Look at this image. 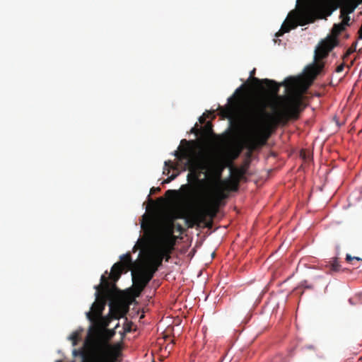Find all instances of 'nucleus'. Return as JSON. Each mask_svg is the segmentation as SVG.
<instances>
[{
	"label": "nucleus",
	"instance_id": "1",
	"mask_svg": "<svg viewBox=\"0 0 362 362\" xmlns=\"http://www.w3.org/2000/svg\"><path fill=\"white\" fill-rule=\"evenodd\" d=\"M267 106L264 98L255 97L245 101L240 108V117L250 127L243 141L249 155L264 146L279 124L298 119L303 109V101L300 95L292 94L285 98L282 108L273 114L267 111Z\"/></svg>",
	"mask_w": 362,
	"mask_h": 362
},
{
	"label": "nucleus",
	"instance_id": "2",
	"mask_svg": "<svg viewBox=\"0 0 362 362\" xmlns=\"http://www.w3.org/2000/svg\"><path fill=\"white\" fill-rule=\"evenodd\" d=\"M193 149L190 148H180V151H175L174 156L177 159L176 163L169 160L165 162V168L163 174L168 175L170 169L176 170V173H173L165 179L163 183H168L175 179L180 171L189 170L187 176L189 182H194L192 186L199 187L204 183L205 180H200L202 174H206L215 179V189L221 186L224 185L221 182L224 180L221 179L222 173L225 168V165L215 161L211 156L204 152L198 153L192 155Z\"/></svg>",
	"mask_w": 362,
	"mask_h": 362
},
{
	"label": "nucleus",
	"instance_id": "3",
	"mask_svg": "<svg viewBox=\"0 0 362 362\" xmlns=\"http://www.w3.org/2000/svg\"><path fill=\"white\" fill-rule=\"evenodd\" d=\"M115 331L107 328H91L79 349L72 351L74 356H79L81 362H120L121 345L112 344L111 339Z\"/></svg>",
	"mask_w": 362,
	"mask_h": 362
},
{
	"label": "nucleus",
	"instance_id": "4",
	"mask_svg": "<svg viewBox=\"0 0 362 362\" xmlns=\"http://www.w3.org/2000/svg\"><path fill=\"white\" fill-rule=\"evenodd\" d=\"M175 244L152 243L144 256V266L132 272V280L137 291L136 296L145 288L162 265L163 259L168 262Z\"/></svg>",
	"mask_w": 362,
	"mask_h": 362
},
{
	"label": "nucleus",
	"instance_id": "5",
	"mask_svg": "<svg viewBox=\"0 0 362 362\" xmlns=\"http://www.w3.org/2000/svg\"><path fill=\"white\" fill-rule=\"evenodd\" d=\"M327 5V0L305 1L297 10H293L288 13L276 36L280 37L298 25H305L313 23L317 18H322Z\"/></svg>",
	"mask_w": 362,
	"mask_h": 362
},
{
	"label": "nucleus",
	"instance_id": "6",
	"mask_svg": "<svg viewBox=\"0 0 362 362\" xmlns=\"http://www.w3.org/2000/svg\"><path fill=\"white\" fill-rule=\"evenodd\" d=\"M181 189L187 191V196L190 201L199 206V214L203 217V222L207 217L214 219L218 211L222 200L228 198V194L222 189H216L210 196L201 193L197 186L189 185H182Z\"/></svg>",
	"mask_w": 362,
	"mask_h": 362
},
{
	"label": "nucleus",
	"instance_id": "7",
	"mask_svg": "<svg viewBox=\"0 0 362 362\" xmlns=\"http://www.w3.org/2000/svg\"><path fill=\"white\" fill-rule=\"evenodd\" d=\"M345 30V27L340 23H335L332 29V36H328L322 40L315 50V62L308 66L305 69V77L310 85L316 77L322 71L325 63L321 62L326 58L329 52L339 44L338 36Z\"/></svg>",
	"mask_w": 362,
	"mask_h": 362
},
{
	"label": "nucleus",
	"instance_id": "8",
	"mask_svg": "<svg viewBox=\"0 0 362 362\" xmlns=\"http://www.w3.org/2000/svg\"><path fill=\"white\" fill-rule=\"evenodd\" d=\"M173 218L167 220L162 226L155 219L147 218L141 223L146 235L153 240L152 243H176L177 237L174 235L175 224Z\"/></svg>",
	"mask_w": 362,
	"mask_h": 362
},
{
	"label": "nucleus",
	"instance_id": "9",
	"mask_svg": "<svg viewBox=\"0 0 362 362\" xmlns=\"http://www.w3.org/2000/svg\"><path fill=\"white\" fill-rule=\"evenodd\" d=\"M255 69H253L250 73L249 78H252V81L259 87L260 89H263L262 85H265L269 89L271 93L274 95H277L280 86H285L287 89H290L291 90H297L301 89L303 88H307L308 85V81L307 80V84H304L303 78H306L305 77V74L302 76H298L297 77H288L286 80L281 83H278L274 80L264 78V79H259L258 78L254 77L255 74Z\"/></svg>",
	"mask_w": 362,
	"mask_h": 362
},
{
	"label": "nucleus",
	"instance_id": "10",
	"mask_svg": "<svg viewBox=\"0 0 362 362\" xmlns=\"http://www.w3.org/2000/svg\"><path fill=\"white\" fill-rule=\"evenodd\" d=\"M110 284L105 275L100 278V284L95 286V301L93 303L90 310L86 313L87 318L93 322L102 315L103 311L110 296Z\"/></svg>",
	"mask_w": 362,
	"mask_h": 362
},
{
	"label": "nucleus",
	"instance_id": "11",
	"mask_svg": "<svg viewBox=\"0 0 362 362\" xmlns=\"http://www.w3.org/2000/svg\"><path fill=\"white\" fill-rule=\"evenodd\" d=\"M213 125L211 122H207L204 127L201 128V137L196 140L182 139L180 142L182 146L178 147L180 151V148H190L193 149L192 155L197 154V150H199V153L204 152V149L207 144L210 137L213 135Z\"/></svg>",
	"mask_w": 362,
	"mask_h": 362
},
{
	"label": "nucleus",
	"instance_id": "12",
	"mask_svg": "<svg viewBox=\"0 0 362 362\" xmlns=\"http://www.w3.org/2000/svg\"><path fill=\"white\" fill-rule=\"evenodd\" d=\"M230 170L231 173L230 178L225 179L223 181L221 182L225 186L217 187V189H222L228 194L230 191L236 192L238 190L240 181L243 178L246 173V169L243 167H231Z\"/></svg>",
	"mask_w": 362,
	"mask_h": 362
},
{
	"label": "nucleus",
	"instance_id": "13",
	"mask_svg": "<svg viewBox=\"0 0 362 362\" xmlns=\"http://www.w3.org/2000/svg\"><path fill=\"white\" fill-rule=\"evenodd\" d=\"M176 218H185L186 225L188 228H192L194 226H200L202 223L203 222V217L201 214H199V211H197L195 213L192 214L191 216H185V214L182 212H180L175 216Z\"/></svg>",
	"mask_w": 362,
	"mask_h": 362
},
{
	"label": "nucleus",
	"instance_id": "14",
	"mask_svg": "<svg viewBox=\"0 0 362 362\" xmlns=\"http://www.w3.org/2000/svg\"><path fill=\"white\" fill-rule=\"evenodd\" d=\"M110 315L115 319L124 317L128 311V307L122 304L110 303Z\"/></svg>",
	"mask_w": 362,
	"mask_h": 362
},
{
	"label": "nucleus",
	"instance_id": "15",
	"mask_svg": "<svg viewBox=\"0 0 362 362\" xmlns=\"http://www.w3.org/2000/svg\"><path fill=\"white\" fill-rule=\"evenodd\" d=\"M120 260L121 262L119 263H122V267L125 269L126 272L132 270V272L133 271L136 270V269L139 267L144 266V263L143 264V265H139L133 262L131 255L129 253H127L125 255H122V256H120Z\"/></svg>",
	"mask_w": 362,
	"mask_h": 362
},
{
	"label": "nucleus",
	"instance_id": "16",
	"mask_svg": "<svg viewBox=\"0 0 362 362\" xmlns=\"http://www.w3.org/2000/svg\"><path fill=\"white\" fill-rule=\"evenodd\" d=\"M361 3L362 0H348L341 8V14L346 16L352 13Z\"/></svg>",
	"mask_w": 362,
	"mask_h": 362
},
{
	"label": "nucleus",
	"instance_id": "17",
	"mask_svg": "<svg viewBox=\"0 0 362 362\" xmlns=\"http://www.w3.org/2000/svg\"><path fill=\"white\" fill-rule=\"evenodd\" d=\"M124 270H125V269L122 267V263L117 262L114 264V265L112 267L110 278L114 282L118 281Z\"/></svg>",
	"mask_w": 362,
	"mask_h": 362
},
{
	"label": "nucleus",
	"instance_id": "18",
	"mask_svg": "<svg viewBox=\"0 0 362 362\" xmlns=\"http://www.w3.org/2000/svg\"><path fill=\"white\" fill-rule=\"evenodd\" d=\"M325 267L327 268V273L328 274H332L333 272H337L341 270V265L339 263L337 257L332 258V260L325 265Z\"/></svg>",
	"mask_w": 362,
	"mask_h": 362
},
{
	"label": "nucleus",
	"instance_id": "19",
	"mask_svg": "<svg viewBox=\"0 0 362 362\" xmlns=\"http://www.w3.org/2000/svg\"><path fill=\"white\" fill-rule=\"evenodd\" d=\"M233 109L230 106L221 109V115L226 118H230L233 115Z\"/></svg>",
	"mask_w": 362,
	"mask_h": 362
},
{
	"label": "nucleus",
	"instance_id": "20",
	"mask_svg": "<svg viewBox=\"0 0 362 362\" xmlns=\"http://www.w3.org/2000/svg\"><path fill=\"white\" fill-rule=\"evenodd\" d=\"M69 339L72 341L73 346H76L79 340V334L78 332H73L70 337Z\"/></svg>",
	"mask_w": 362,
	"mask_h": 362
},
{
	"label": "nucleus",
	"instance_id": "21",
	"mask_svg": "<svg viewBox=\"0 0 362 362\" xmlns=\"http://www.w3.org/2000/svg\"><path fill=\"white\" fill-rule=\"evenodd\" d=\"M340 18L342 19L341 23L346 28V25H349V22L351 20L350 17L348 14L346 16L342 15L340 13Z\"/></svg>",
	"mask_w": 362,
	"mask_h": 362
},
{
	"label": "nucleus",
	"instance_id": "22",
	"mask_svg": "<svg viewBox=\"0 0 362 362\" xmlns=\"http://www.w3.org/2000/svg\"><path fill=\"white\" fill-rule=\"evenodd\" d=\"M346 262H350V263H351V262L353 260L361 261L362 262V259L361 258L358 257H351L349 254H347L346 255Z\"/></svg>",
	"mask_w": 362,
	"mask_h": 362
},
{
	"label": "nucleus",
	"instance_id": "23",
	"mask_svg": "<svg viewBox=\"0 0 362 362\" xmlns=\"http://www.w3.org/2000/svg\"><path fill=\"white\" fill-rule=\"evenodd\" d=\"M202 224H204L205 227L211 228L213 226V219H211L209 221H207L206 218H205V222H202Z\"/></svg>",
	"mask_w": 362,
	"mask_h": 362
},
{
	"label": "nucleus",
	"instance_id": "24",
	"mask_svg": "<svg viewBox=\"0 0 362 362\" xmlns=\"http://www.w3.org/2000/svg\"><path fill=\"white\" fill-rule=\"evenodd\" d=\"M190 132H191V133H193V134H194L196 135H199V134L201 136V128L198 129L196 127H194L192 128Z\"/></svg>",
	"mask_w": 362,
	"mask_h": 362
},
{
	"label": "nucleus",
	"instance_id": "25",
	"mask_svg": "<svg viewBox=\"0 0 362 362\" xmlns=\"http://www.w3.org/2000/svg\"><path fill=\"white\" fill-rule=\"evenodd\" d=\"M177 194V191L173 189H168L165 192L166 196L175 195Z\"/></svg>",
	"mask_w": 362,
	"mask_h": 362
},
{
	"label": "nucleus",
	"instance_id": "26",
	"mask_svg": "<svg viewBox=\"0 0 362 362\" xmlns=\"http://www.w3.org/2000/svg\"><path fill=\"white\" fill-rule=\"evenodd\" d=\"M177 231H179L180 233H182L184 232V229L182 227V226L179 223L175 224V228Z\"/></svg>",
	"mask_w": 362,
	"mask_h": 362
},
{
	"label": "nucleus",
	"instance_id": "27",
	"mask_svg": "<svg viewBox=\"0 0 362 362\" xmlns=\"http://www.w3.org/2000/svg\"><path fill=\"white\" fill-rule=\"evenodd\" d=\"M356 44H357V42H356L353 45L352 47H351V48H349V50H348V52H347V54H351V53H352V52H354L355 51V49H356Z\"/></svg>",
	"mask_w": 362,
	"mask_h": 362
},
{
	"label": "nucleus",
	"instance_id": "28",
	"mask_svg": "<svg viewBox=\"0 0 362 362\" xmlns=\"http://www.w3.org/2000/svg\"><path fill=\"white\" fill-rule=\"evenodd\" d=\"M344 65L343 64H341L340 65H339L337 69H336V71L337 73H339V72H341L343 70H344Z\"/></svg>",
	"mask_w": 362,
	"mask_h": 362
},
{
	"label": "nucleus",
	"instance_id": "29",
	"mask_svg": "<svg viewBox=\"0 0 362 362\" xmlns=\"http://www.w3.org/2000/svg\"><path fill=\"white\" fill-rule=\"evenodd\" d=\"M358 40H362V25L361 26L358 31Z\"/></svg>",
	"mask_w": 362,
	"mask_h": 362
},
{
	"label": "nucleus",
	"instance_id": "30",
	"mask_svg": "<svg viewBox=\"0 0 362 362\" xmlns=\"http://www.w3.org/2000/svg\"><path fill=\"white\" fill-rule=\"evenodd\" d=\"M158 191H160V188L159 187H152L151 189V194H153V193H155L156 192H158Z\"/></svg>",
	"mask_w": 362,
	"mask_h": 362
},
{
	"label": "nucleus",
	"instance_id": "31",
	"mask_svg": "<svg viewBox=\"0 0 362 362\" xmlns=\"http://www.w3.org/2000/svg\"><path fill=\"white\" fill-rule=\"evenodd\" d=\"M199 120L200 123H204L205 120H206V118L204 116H202V117H199Z\"/></svg>",
	"mask_w": 362,
	"mask_h": 362
},
{
	"label": "nucleus",
	"instance_id": "32",
	"mask_svg": "<svg viewBox=\"0 0 362 362\" xmlns=\"http://www.w3.org/2000/svg\"><path fill=\"white\" fill-rule=\"evenodd\" d=\"M243 86H240V88H237L235 92V94H238L240 91H241V89L243 88Z\"/></svg>",
	"mask_w": 362,
	"mask_h": 362
},
{
	"label": "nucleus",
	"instance_id": "33",
	"mask_svg": "<svg viewBox=\"0 0 362 362\" xmlns=\"http://www.w3.org/2000/svg\"><path fill=\"white\" fill-rule=\"evenodd\" d=\"M233 101V98L230 97L228 98V103H232Z\"/></svg>",
	"mask_w": 362,
	"mask_h": 362
},
{
	"label": "nucleus",
	"instance_id": "34",
	"mask_svg": "<svg viewBox=\"0 0 362 362\" xmlns=\"http://www.w3.org/2000/svg\"><path fill=\"white\" fill-rule=\"evenodd\" d=\"M57 362H62V361H57Z\"/></svg>",
	"mask_w": 362,
	"mask_h": 362
}]
</instances>
